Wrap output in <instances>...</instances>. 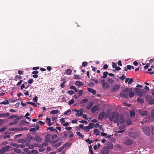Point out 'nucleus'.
Segmentation results:
<instances>
[{
	"mask_svg": "<svg viewBox=\"0 0 154 154\" xmlns=\"http://www.w3.org/2000/svg\"><path fill=\"white\" fill-rule=\"evenodd\" d=\"M119 113L117 112L116 113L115 112H112L109 116V119L110 121H112L114 119V122L117 123L119 119Z\"/></svg>",
	"mask_w": 154,
	"mask_h": 154,
	"instance_id": "nucleus-1",
	"label": "nucleus"
},
{
	"mask_svg": "<svg viewBox=\"0 0 154 154\" xmlns=\"http://www.w3.org/2000/svg\"><path fill=\"white\" fill-rule=\"evenodd\" d=\"M146 101L148 102L150 105L154 104V99L152 98V96L150 95H147L145 97Z\"/></svg>",
	"mask_w": 154,
	"mask_h": 154,
	"instance_id": "nucleus-2",
	"label": "nucleus"
},
{
	"mask_svg": "<svg viewBox=\"0 0 154 154\" xmlns=\"http://www.w3.org/2000/svg\"><path fill=\"white\" fill-rule=\"evenodd\" d=\"M135 91L137 94L140 97H141L143 95V94L145 91L144 89H141L138 88H135Z\"/></svg>",
	"mask_w": 154,
	"mask_h": 154,
	"instance_id": "nucleus-3",
	"label": "nucleus"
},
{
	"mask_svg": "<svg viewBox=\"0 0 154 154\" xmlns=\"http://www.w3.org/2000/svg\"><path fill=\"white\" fill-rule=\"evenodd\" d=\"M11 147L10 146H6L2 147L0 150V154H3L5 151H8Z\"/></svg>",
	"mask_w": 154,
	"mask_h": 154,
	"instance_id": "nucleus-4",
	"label": "nucleus"
},
{
	"mask_svg": "<svg viewBox=\"0 0 154 154\" xmlns=\"http://www.w3.org/2000/svg\"><path fill=\"white\" fill-rule=\"evenodd\" d=\"M100 83L102 85L103 88L104 89H107L109 87V85L108 83L105 82V81L104 79H103L101 80L100 82Z\"/></svg>",
	"mask_w": 154,
	"mask_h": 154,
	"instance_id": "nucleus-5",
	"label": "nucleus"
},
{
	"mask_svg": "<svg viewBox=\"0 0 154 154\" xmlns=\"http://www.w3.org/2000/svg\"><path fill=\"white\" fill-rule=\"evenodd\" d=\"M143 131L144 133L147 135L150 134V129L147 126H145L143 128Z\"/></svg>",
	"mask_w": 154,
	"mask_h": 154,
	"instance_id": "nucleus-6",
	"label": "nucleus"
},
{
	"mask_svg": "<svg viewBox=\"0 0 154 154\" xmlns=\"http://www.w3.org/2000/svg\"><path fill=\"white\" fill-rule=\"evenodd\" d=\"M109 153V149L106 146L103 147L100 152V154H108Z\"/></svg>",
	"mask_w": 154,
	"mask_h": 154,
	"instance_id": "nucleus-7",
	"label": "nucleus"
},
{
	"mask_svg": "<svg viewBox=\"0 0 154 154\" xmlns=\"http://www.w3.org/2000/svg\"><path fill=\"white\" fill-rule=\"evenodd\" d=\"M27 129L26 128H11L9 129V130L11 131H23L25 130H27Z\"/></svg>",
	"mask_w": 154,
	"mask_h": 154,
	"instance_id": "nucleus-8",
	"label": "nucleus"
},
{
	"mask_svg": "<svg viewBox=\"0 0 154 154\" xmlns=\"http://www.w3.org/2000/svg\"><path fill=\"white\" fill-rule=\"evenodd\" d=\"M128 135L130 137L133 138H136L137 137V133L135 132H129L128 133Z\"/></svg>",
	"mask_w": 154,
	"mask_h": 154,
	"instance_id": "nucleus-9",
	"label": "nucleus"
},
{
	"mask_svg": "<svg viewBox=\"0 0 154 154\" xmlns=\"http://www.w3.org/2000/svg\"><path fill=\"white\" fill-rule=\"evenodd\" d=\"M124 117V116L123 115L120 116L119 120V123L120 124H122L125 122V120Z\"/></svg>",
	"mask_w": 154,
	"mask_h": 154,
	"instance_id": "nucleus-10",
	"label": "nucleus"
},
{
	"mask_svg": "<svg viewBox=\"0 0 154 154\" xmlns=\"http://www.w3.org/2000/svg\"><path fill=\"white\" fill-rule=\"evenodd\" d=\"M133 143V141L129 139H127L124 142V143L127 145H130Z\"/></svg>",
	"mask_w": 154,
	"mask_h": 154,
	"instance_id": "nucleus-11",
	"label": "nucleus"
},
{
	"mask_svg": "<svg viewBox=\"0 0 154 154\" xmlns=\"http://www.w3.org/2000/svg\"><path fill=\"white\" fill-rule=\"evenodd\" d=\"M79 127L81 128L84 130L86 132H88L89 131V126H87L86 127H84V126H79Z\"/></svg>",
	"mask_w": 154,
	"mask_h": 154,
	"instance_id": "nucleus-12",
	"label": "nucleus"
},
{
	"mask_svg": "<svg viewBox=\"0 0 154 154\" xmlns=\"http://www.w3.org/2000/svg\"><path fill=\"white\" fill-rule=\"evenodd\" d=\"M51 137V135L49 134H48L45 136V143H49L51 140L50 138Z\"/></svg>",
	"mask_w": 154,
	"mask_h": 154,
	"instance_id": "nucleus-13",
	"label": "nucleus"
},
{
	"mask_svg": "<svg viewBox=\"0 0 154 154\" xmlns=\"http://www.w3.org/2000/svg\"><path fill=\"white\" fill-rule=\"evenodd\" d=\"M107 149H112L113 147V144L111 142H107Z\"/></svg>",
	"mask_w": 154,
	"mask_h": 154,
	"instance_id": "nucleus-14",
	"label": "nucleus"
},
{
	"mask_svg": "<svg viewBox=\"0 0 154 154\" xmlns=\"http://www.w3.org/2000/svg\"><path fill=\"white\" fill-rule=\"evenodd\" d=\"M105 115V112H104L103 111L100 112L99 115L98 119H99L101 120L103 119Z\"/></svg>",
	"mask_w": 154,
	"mask_h": 154,
	"instance_id": "nucleus-15",
	"label": "nucleus"
},
{
	"mask_svg": "<svg viewBox=\"0 0 154 154\" xmlns=\"http://www.w3.org/2000/svg\"><path fill=\"white\" fill-rule=\"evenodd\" d=\"M98 107V105L94 106L91 109V111L92 113H95L97 110Z\"/></svg>",
	"mask_w": 154,
	"mask_h": 154,
	"instance_id": "nucleus-16",
	"label": "nucleus"
},
{
	"mask_svg": "<svg viewBox=\"0 0 154 154\" xmlns=\"http://www.w3.org/2000/svg\"><path fill=\"white\" fill-rule=\"evenodd\" d=\"M120 87L119 85H116L112 88V90L113 91L115 92Z\"/></svg>",
	"mask_w": 154,
	"mask_h": 154,
	"instance_id": "nucleus-17",
	"label": "nucleus"
},
{
	"mask_svg": "<svg viewBox=\"0 0 154 154\" xmlns=\"http://www.w3.org/2000/svg\"><path fill=\"white\" fill-rule=\"evenodd\" d=\"M139 113L141 115L144 116L146 115L147 113V111H146L142 110H139Z\"/></svg>",
	"mask_w": 154,
	"mask_h": 154,
	"instance_id": "nucleus-18",
	"label": "nucleus"
},
{
	"mask_svg": "<svg viewBox=\"0 0 154 154\" xmlns=\"http://www.w3.org/2000/svg\"><path fill=\"white\" fill-rule=\"evenodd\" d=\"M60 138H58L57 139L54 141H52L51 142V143L52 146H54V145L55 143H56L58 141H60Z\"/></svg>",
	"mask_w": 154,
	"mask_h": 154,
	"instance_id": "nucleus-19",
	"label": "nucleus"
},
{
	"mask_svg": "<svg viewBox=\"0 0 154 154\" xmlns=\"http://www.w3.org/2000/svg\"><path fill=\"white\" fill-rule=\"evenodd\" d=\"M46 122L47 123L48 125H54L53 123H51V119L48 117L46 118Z\"/></svg>",
	"mask_w": 154,
	"mask_h": 154,
	"instance_id": "nucleus-20",
	"label": "nucleus"
},
{
	"mask_svg": "<svg viewBox=\"0 0 154 154\" xmlns=\"http://www.w3.org/2000/svg\"><path fill=\"white\" fill-rule=\"evenodd\" d=\"M130 116L131 117H134L135 113L134 109H132L130 111Z\"/></svg>",
	"mask_w": 154,
	"mask_h": 154,
	"instance_id": "nucleus-21",
	"label": "nucleus"
},
{
	"mask_svg": "<svg viewBox=\"0 0 154 154\" xmlns=\"http://www.w3.org/2000/svg\"><path fill=\"white\" fill-rule=\"evenodd\" d=\"M87 90L88 91L92 93L94 95L96 93L95 90L90 88H88Z\"/></svg>",
	"mask_w": 154,
	"mask_h": 154,
	"instance_id": "nucleus-22",
	"label": "nucleus"
},
{
	"mask_svg": "<svg viewBox=\"0 0 154 154\" xmlns=\"http://www.w3.org/2000/svg\"><path fill=\"white\" fill-rule=\"evenodd\" d=\"M120 96L121 97H124L125 98H128V94L127 93H125L124 92H121L120 94Z\"/></svg>",
	"mask_w": 154,
	"mask_h": 154,
	"instance_id": "nucleus-23",
	"label": "nucleus"
},
{
	"mask_svg": "<svg viewBox=\"0 0 154 154\" xmlns=\"http://www.w3.org/2000/svg\"><path fill=\"white\" fill-rule=\"evenodd\" d=\"M126 122L128 125H130L132 124V122H131V119L129 118H128L127 119Z\"/></svg>",
	"mask_w": 154,
	"mask_h": 154,
	"instance_id": "nucleus-24",
	"label": "nucleus"
},
{
	"mask_svg": "<svg viewBox=\"0 0 154 154\" xmlns=\"http://www.w3.org/2000/svg\"><path fill=\"white\" fill-rule=\"evenodd\" d=\"M18 121H19L17 119H16L14 120L13 122L10 123L9 124V125H13L16 124Z\"/></svg>",
	"mask_w": 154,
	"mask_h": 154,
	"instance_id": "nucleus-25",
	"label": "nucleus"
},
{
	"mask_svg": "<svg viewBox=\"0 0 154 154\" xmlns=\"http://www.w3.org/2000/svg\"><path fill=\"white\" fill-rule=\"evenodd\" d=\"M39 128V126H37V127H36L35 128H31L29 130L30 131H34L36 130H38Z\"/></svg>",
	"mask_w": 154,
	"mask_h": 154,
	"instance_id": "nucleus-26",
	"label": "nucleus"
},
{
	"mask_svg": "<svg viewBox=\"0 0 154 154\" xmlns=\"http://www.w3.org/2000/svg\"><path fill=\"white\" fill-rule=\"evenodd\" d=\"M93 104V103L91 102L89 103V104L87 105L86 106V108L87 109H90L92 106Z\"/></svg>",
	"mask_w": 154,
	"mask_h": 154,
	"instance_id": "nucleus-27",
	"label": "nucleus"
},
{
	"mask_svg": "<svg viewBox=\"0 0 154 154\" xmlns=\"http://www.w3.org/2000/svg\"><path fill=\"white\" fill-rule=\"evenodd\" d=\"M83 85V84L80 81H76L75 83V85L77 86H80Z\"/></svg>",
	"mask_w": 154,
	"mask_h": 154,
	"instance_id": "nucleus-28",
	"label": "nucleus"
},
{
	"mask_svg": "<svg viewBox=\"0 0 154 154\" xmlns=\"http://www.w3.org/2000/svg\"><path fill=\"white\" fill-rule=\"evenodd\" d=\"M62 80L63 82L62 83H61L60 86L62 88H64L65 86L64 84L66 83V81L65 79H62Z\"/></svg>",
	"mask_w": 154,
	"mask_h": 154,
	"instance_id": "nucleus-29",
	"label": "nucleus"
},
{
	"mask_svg": "<svg viewBox=\"0 0 154 154\" xmlns=\"http://www.w3.org/2000/svg\"><path fill=\"white\" fill-rule=\"evenodd\" d=\"M35 139L36 141L39 143H40L42 141V139L41 137L38 136H36L35 137Z\"/></svg>",
	"mask_w": 154,
	"mask_h": 154,
	"instance_id": "nucleus-30",
	"label": "nucleus"
},
{
	"mask_svg": "<svg viewBox=\"0 0 154 154\" xmlns=\"http://www.w3.org/2000/svg\"><path fill=\"white\" fill-rule=\"evenodd\" d=\"M10 116V114L9 113H6L3 114H0V117H8Z\"/></svg>",
	"mask_w": 154,
	"mask_h": 154,
	"instance_id": "nucleus-31",
	"label": "nucleus"
},
{
	"mask_svg": "<svg viewBox=\"0 0 154 154\" xmlns=\"http://www.w3.org/2000/svg\"><path fill=\"white\" fill-rule=\"evenodd\" d=\"M137 100L138 103H142L144 102V99L140 97L138 98L137 99Z\"/></svg>",
	"mask_w": 154,
	"mask_h": 154,
	"instance_id": "nucleus-32",
	"label": "nucleus"
},
{
	"mask_svg": "<svg viewBox=\"0 0 154 154\" xmlns=\"http://www.w3.org/2000/svg\"><path fill=\"white\" fill-rule=\"evenodd\" d=\"M27 140H25L23 139H21L18 140V142L19 143H27Z\"/></svg>",
	"mask_w": 154,
	"mask_h": 154,
	"instance_id": "nucleus-33",
	"label": "nucleus"
},
{
	"mask_svg": "<svg viewBox=\"0 0 154 154\" xmlns=\"http://www.w3.org/2000/svg\"><path fill=\"white\" fill-rule=\"evenodd\" d=\"M72 72V71L70 69H67L66 71V74L67 75H70Z\"/></svg>",
	"mask_w": 154,
	"mask_h": 154,
	"instance_id": "nucleus-34",
	"label": "nucleus"
},
{
	"mask_svg": "<svg viewBox=\"0 0 154 154\" xmlns=\"http://www.w3.org/2000/svg\"><path fill=\"white\" fill-rule=\"evenodd\" d=\"M59 111L58 110H55L51 111L50 114H57L59 112Z\"/></svg>",
	"mask_w": 154,
	"mask_h": 154,
	"instance_id": "nucleus-35",
	"label": "nucleus"
},
{
	"mask_svg": "<svg viewBox=\"0 0 154 154\" xmlns=\"http://www.w3.org/2000/svg\"><path fill=\"white\" fill-rule=\"evenodd\" d=\"M108 72H105L103 73V76H101L100 78H105L107 77Z\"/></svg>",
	"mask_w": 154,
	"mask_h": 154,
	"instance_id": "nucleus-36",
	"label": "nucleus"
},
{
	"mask_svg": "<svg viewBox=\"0 0 154 154\" xmlns=\"http://www.w3.org/2000/svg\"><path fill=\"white\" fill-rule=\"evenodd\" d=\"M100 132L97 129H95L94 130V134L96 135H97L99 134Z\"/></svg>",
	"mask_w": 154,
	"mask_h": 154,
	"instance_id": "nucleus-37",
	"label": "nucleus"
},
{
	"mask_svg": "<svg viewBox=\"0 0 154 154\" xmlns=\"http://www.w3.org/2000/svg\"><path fill=\"white\" fill-rule=\"evenodd\" d=\"M132 90V89L131 88H126L125 90L124 89L122 90V91H125L126 92L128 93H129L130 92H131Z\"/></svg>",
	"mask_w": 154,
	"mask_h": 154,
	"instance_id": "nucleus-38",
	"label": "nucleus"
},
{
	"mask_svg": "<svg viewBox=\"0 0 154 154\" xmlns=\"http://www.w3.org/2000/svg\"><path fill=\"white\" fill-rule=\"evenodd\" d=\"M13 149L15 152L17 153H20L21 152L20 150L16 148H14Z\"/></svg>",
	"mask_w": 154,
	"mask_h": 154,
	"instance_id": "nucleus-39",
	"label": "nucleus"
},
{
	"mask_svg": "<svg viewBox=\"0 0 154 154\" xmlns=\"http://www.w3.org/2000/svg\"><path fill=\"white\" fill-rule=\"evenodd\" d=\"M27 138L28 139L27 140V141L29 142L32 139V137L30 134H28L27 136Z\"/></svg>",
	"mask_w": 154,
	"mask_h": 154,
	"instance_id": "nucleus-40",
	"label": "nucleus"
},
{
	"mask_svg": "<svg viewBox=\"0 0 154 154\" xmlns=\"http://www.w3.org/2000/svg\"><path fill=\"white\" fill-rule=\"evenodd\" d=\"M1 104H3L4 105L8 104L9 103L8 101L7 100H5V101H3L0 103Z\"/></svg>",
	"mask_w": 154,
	"mask_h": 154,
	"instance_id": "nucleus-41",
	"label": "nucleus"
},
{
	"mask_svg": "<svg viewBox=\"0 0 154 154\" xmlns=\"http://www.w3.org/2000/svg\"><path fill=\"white\" fill-rule=\"evenodd\" d=\"M30 153H28V154H31V153H32L34 154H37L38 153V152L37 150H32L31 151H30Z\"/></svg>",
	"mask_w": 154,
	"mask_h": 154,
	"instance_id": "nucleus-42",
	"label": "nucleus"
},
{
	"mask_svg": "<svg viewBox=\"0 0 154 154\" xmlns=\"http://www.w3.org/2000/svg\"><path fill=\"white\" fill-rule=\"evenodd\" d=\"M96 128L98 127L100 130H102L103 131H104V129L102 127V126H94Z\"/></svg>",
	"mask_w": 154,
	"mask_h": 154,
	"instance_id": "nucleus-43",
	"label": "nucleus"
},
{
	"mask_svg": "<svg viewBox=\"0 0 154 154\" xmlns=\"http://www.w3.org/2000/svg\"><path fill=\"white\" fill-rule=\"evenodd\" d=\"M83 113V112L82 111H81L80 112L79 111L76 113V115L78 116H81L82 115Z\"/></svg>",
	"mask_w": 154,
	"mask_h": 154,
	"instance_id": "nucleus-44",
	"label": "nucleus"
},
{
	"mask_svg": "<svg viewBox=\"0 0 154 154\" xmlns=\"http://www.w3.org/2000/svg\"><path fill=\"white\" fill-rule=\"evenodd\" d=\"M107 81L110 84H112L114 82L113 80L111 78L108 79Z\"/></svg>",
	"mask_w": 154,
	"mask_h": 154,
	"instance_id": "nucleus-45",
	"label": "nucleus"
},
{
	"mask_svg": "<svg viewBox=\"0 0 154 154\" xmlns=\"http://www.w3.org/2000/svg\"><path fill=\"white\" fill-rule=\"evenodd\" d=\"M70 88L71 89H73L76 92H78V90L75 87V86L72 85L70 87Z\"/></svg>",
	"mask_w": 154,
	"mask_h": 154,
	"instance_id": "nucleus-46",
	"label": "nucleus"
},
{
	"mask_svg": "<svg viewBox=\"0 0 154 154\" xmlns=\"http://www.w3.org/2000/svg\"><path fill=\"white\" fill-rule=\"evenodd\" d=\"M134 95V92L133 91H131L129 93V97L131 98L133 97Z\"/></svg>",
	"mask_w": 154,
	"mask_h": 154,
	"instance_id": "nucleus-47",
	"label": "nucleus"
},
{
	"mask_svg": "<svg viewBox=\"0 0 154 154\" xmlns=\"http://www.w3.org/2000/svg\"><path fill=\"white\" fill-rule=\"evenodd\" d=\"M147 119L146 118L144 119L143 120V121L141 123V124H146V123L147 122Z\"/></svg>",
	"mask_w": 154,
	"mask_h": 154,
	"instance_id": "nucleus-48",
	"label": "nucleus"
},
{
	"mask_svg": "<svg viewBox=\"0 0 154 154\" xmlns=\"http://www.w3.org/2000/svg\"><path fill=\"white\" fill-rule=\"evenodd\" d=\"M71 145V144L70 143H66L64 144L63 146L64 148H66L67 146H70Z\"/></svg>",
	"mask_w": 154,
	"mask_h": 154,
	"instance_id": "nucleus-49",
	"label": "nucleus"
},
{
	"mask_svg": "<svg viewBox=\"0 0 154 154\" xmlns=\"http://www.w3.org/2000/svg\"><path fill=\"white\" fill-rule=\"evenodd\" d=\"M22 78V77L20 75H17L15 76V77L14 78L15 80L16 81L17 80V79H21Z\"/></svg>",
	"mask_w": 154,
	"mask_h": 154,
	"instance_id": "nucleus-50",
	"label": "nucleus"
},
{
	"mask_svg": "<svg viewBox=\"0 0 154 154\" xmlns=\"http://www.w3.org/2000/svg\"><path fill=\"white\" fill-rule=\"evenodd\" d=\"M11 145H12V146L15 147L16 148H19V145L17 144H16L15 143H11Z\"/></svg>",
	"mask_w": 154,
	"mask_h": 154,
	"instance_id": "nucleus-51",
	"label": "nucleus"
},
{
	"mask_svg": "<svg viewBox=\"0 0 154 154\" xmlns=\"http://www.w3.org/2000/svg\"><path fill=\"white\" fill-rule=\"evenodd\" d=\"M76 134L77 135L80 136L81 138H82L84 137V135L81 134L79 132H76Z\"/></svg>",
	"mask_w": 154,
	"mask_h": 154,
	"instance_id": "nucleus-52",
	"label": "nucleus"
},
{
	"mask_svg": "<svg viewBox=\"0 0 154 154\" xmlns=\"http://www.w3.org/2000/svg\"><path fill=\"white\" fill-rule=\"evenodd\" d=\"M86 142L88 143L89 144H91V143L93 142L92 140H90L89 139H88L85 140Z\"/></svg>",
	"mask_w": 154,
	"mask_h": 154,
	"instance_id": "nucleus-53",
	"label": "nucleus"
},
{
	"mask_svg": "<svg viewBox=\"0 0 154 154\" xmlns=\"http://www.w3.org/2000/svg\"><path fill=\"white\" fill-rule=\"evenodd\" d=\"M134 81L133 79L132 78H130V79H129V80L128 82V85H130Z\"/></svg>",
	"mask_w": 154,
	"mask_h": 154,
	"instance_id": "nucleus-54",
	"label": "nucleus"
},
{
	"mask_svg": "<svg viewBox=\"0 0 154 154\" xmlns=\"http://www.w3.org/2000/svg\"><path fill=\"white\" fill-rule=\"evenodd\" d=\"M67 93L70 95H72L74 94L75 93L72 90H69L67 92Z\"/></svg>",
	"mask_w": 154,
	"mask_h": 154,
	"instance_id": "nucleus-55",
	"label": "nucleus"
},
{
	"mask_svg": "<svg viewBox=\"0 0 154 154\" xmlns=\"http://www.w3.org/2000/svg\"><path fill=\"white\" fill-rule=\"evenodd\" d=\"M73 77L76 79H80V77L79 75H74Z\"/></svg>",
	"mask_w": 154,
	"mask_h": 154,
	"instance_id": "nucleus-56",
	"label": "nucleus"
},
{
	"mask_svg": "<svg viewBox=\"0 0 154 154\" xmlns=\"http://www.w3.org/2000/svg\"><path fill=\"white\" fill-rule=\"evenodd\" d=\"M44 124V122L42 121H40L38 122L36 124V125H42Z\"/></svg>",
	"mask_w": 154,
	"mask_h": 154,
	"instance_id": "nucleus-57",
	"label": "nucleus"
},
{
	"mask_svg": "<svg viewBox=\"0 0 154 154\" xmlns=\"http://www.w3.org/2000/svg\"><path fill=\"white\" fill-rule=\"evenodd\" d=\"M27 104H30L33 105L34 106H35L36 107H37V105L35 103H33L32 102H27Z\"/></svg>",
	"mask_w": 154,
	"mask_h": 154,
	"instance_id": "nucleus-58",
	"label": "nucleus"
},
{
	"mask_svg": "<svg viewBox=\"0 0 154 154\" xmlns=\"http://www.w3.org/2000/svg\"><path fill=\"white\" fill-rule=\"evenodd\" d=\"M17 116L16 115H13L12 116H11L9 117V119H13L15 118H17Z\"/></svg>",
	"mask_w": 154,
	"mask_h": 154,
	"instance_id": "nucleus-59",
	"label": "nucleus"
},
{
	"mask_svg": "<svg viewBox=\"0 0 154 154\" xmlns=\"http://www.w3.org/2000/svg\"><path fill=\"white\" fill-rule=\"evenodd\" d=\"M151 116L153 118L154 117V109L151 110Z\"/></svg>",
	"mask_w": 154,
	"mask_h": 154,
	"instance_id": "nucleus-60",
	"label": "nucleus"
},
{
	"mask_svg": "<svg viewBox=\"0 0 154 154\" xmlns=\"http://www.w3.org/2000/svg\"><path fill=\"white\" fill-rule=\"evenodd\" d=\"M69 113V114H70L71 113V111L70 109H68L64 113V115H68V113Z\"/></svg>",
	"mask_w": 154,
	"mask_h": 154,
	"instance_id": "nucleus-61",
	"label": "nucleus"
},
{
	"mask_svg": "<svg viewBox=\"0 0 154 154\" xmlns=\"http://www.w3.org/2000/svg\"><path fill=\"white\" fill-rule=\"evenodd\" d=\"M7 128L6 127H4L3 128L0 129V132H2L4 131Z\"/></svg>",
	"mask_w": 154,
	"mask_h": 154,
	"instance_id": "nucleus-62",
	"label": "nucleus"
},
{
	"mask_svg": "<svg viewBox=\"0 0 154 154\" xmlns=\"http://www.w3.org/2000/svg\"><path fill=\"white\" fill-rule=\"evenodd\" d=\"M88 63L87 62L85 61L82 62V66H85L88 65Z\"/></svg>",
	"mask_w": 154,
	"mask_h": 154,
	"instance_id": "nucleus-63",
	"label": "nucleus"
},
{
	"mask_svg": "<svg viewBox=\"0 0 154 154\" xmlns=\"http://www.w3.org/2000/svg\"><path fill=\"white\" fill-rule=\"evenodd\" d=\"M74 100L72 99L70 101H69L68 104L69 105H71L74 102Z\"/></svg>",
	"mask_w": 154,
	"mask_h": 154,
	"instance_id": "nucleus-64",
	"label": "nucleus"
}]
</instances>
